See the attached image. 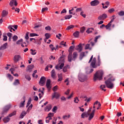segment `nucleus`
I'll return each mask as SVG.
<instances>
[{"instance_id":"a18cd8bd","label":"nucleus","mask_w":124,"mask_h":124,"mask_svg":"<svg viewBox=\"0 0 124 124\" xmlns=\"http://www.w3.org/2000/svg\"><path fill=\"white\" fill-rule=\"evenodd\" d=\"M30 51H31V55H36V52H35V50H33L32 49H31L30 50Z\"/></svg>"},{"instance_id":"72a5a7b5","label":"nucleus","mask_w":124,"mask_h":124,"mask_svg":"<svg viewBox=\"0 0 124 124\" xmlns=\"http://www.w3.org/2000/svg\"><path fill=\"white\" fill-rule=\"evenodd\" d=\"M49 66H50V68H52L53 67V65H50V64L47 65L46 66V67L45 68V70L46 71H48V68H49Z\"/></svg>"},{"instance_id":"6e6552de","label":"nucleus","mask_w":124,"mask_h":124,"mask_svg":"<svg viewBox=\"0 0 124 124\" xmlns=\"http://www.w3.org/2000/svg\"><path fill=\"white\" fill-rule=\"evenodd\" d=\"M45 82H46V78L44 77H42L39 82V85L40 86H43L45 85Z\"/></svg>"},{"instance_id":"cd10ccee","label":"nucleus","mask_w":124,"mask_h":124,"mask_svg":"<svg viewBox=\"0 0 124 124\" xmlns=\"http://www.w3.org/2000/svg\"><path fill=\"white\" fill-rule=\"evenodd\" d=\"M25 102H26V100L24 99L23 101L21 102L19 104V108H22V107H24V105H25Z\"/></svg>"},{"instance_id":"0eeeda50","label":"nucleus","mask_w":124,"mask_h":124,"mask_svg":"<svg viewBox=\"0 0 124 124\" xmlns=\"http://www.w3.org/2000/svg\"><path fill=\"white\" fill-rule=\"evenodd\" d=\"M78 78L80 82H85L87 80V76L82 74H79Z\"/></svg>"},{"instance_id":"f257e3e1","label":"nucleus","mask_w":124,"mask_h":124,"mask_svg":"<svg viewBox=\"0 0 124 124\" xmlns=\"http://www.w3.org/2000/svg\"><path fill=\"white\" fill-rule=\"evenodd\" d=\"M69 54L68 56V62H71L72 61H75L78 58V53L77 52H74L72 55V50H69Z\"/></svg>"},{"instance_id":"4d7b16f0","label":"nucleus","mask_w":124,"mask_h":124,"mask_svg":"<svg viewBox=\"0 0 124 124\" xmlns=\"http://www.w3.org/2000/svg\"><path fill=\"white\" fill-rule=\"evenodd\" d=\"M88 49H90V44H87L85 47V50H88Z\"/></svg>"},{"instance_id":"a878e982","label":"nucleus","mask_w":124,"mask_h":124,"mask_svg":"<svg viewBox=\"0 0 124 124\" xmlns=\"http://www.w3.org/2000/svg\"><path fill=\"white\" fill-rule=\"evenodd\" d=\"M16 113H17V111H16V110H15L12 113H11L10 114H9L8 116L9 117H10V118H11V117H13V116H15V115H16Z\"/></svg>"},{"instance_id":"c756f323","label":"nucleus","mask_w":124,"mask_h":124,"mask_svg":"<svg viewBox=\"0 0 124 124\" xmlns=\"http://www.w3.org/2000/svg\"><path fill=\"white\" fill-rule=\"evenodd\" d=\"M54 117V113L50 112L48 114L47 116L46 117V120H47L49 117Z\"/></svg>"},{"instance_id":"393cba45","label":"nucleus","mask_w":124,"mask_h":124,"mask_svg":"<svg viewBox=\"0 0 124 124\" xmlns=\"http://www.w3.org/2000/svg\"><path fill=\"white\" fill-rule=\"evenodd\" d=\"M84 57H85V52H82L80 53V54L79 55L80 61H82V60H83V58H84Z\"/></svg>"},{"instance_id":"79ce46f5","label":"nucleus","mask_w":124,"mask_h":124,"mask_svg":"<svg viewBox=\"0 0 124 124\" xmlns=\"http://www.w3.org/2000/svg\"><path fill=\"white\" fill-rule=\"evenodd\" d=\"M118 15L119 16H124V11H121L118 13Z\"/></svg>"},{"instance_id":"f03ea898","label":"nucleus","mask_w":124,"mask_h":124,"mask_svg":"<svg viewBox=\"0 0 124 124\" xmlns=\"http://www.w3.org/2000/svg\"><path fill=\"white\" fill-rule=\"evenodd\" d=\"M102 77H103V71L99 70L97 71L93 76V81L95 82L97 80H102Z\"/></svg>"},{"instance_id":"13d9d810","label":"nucleus","mask_w":124,"mask_h":124,"mask_svg":"<svg viewBox=\"0 0 124 124\" xmlns=\"http://www.w3.org/2000/svg\"><path fill=\"white\" fill-rule=\"evenodd\" d=\"M46 31H51V27L49 26H47V27H45Z\"/></svg>"},{"instance_id":"5fc2aeb1","label":"nucleus","mask_w":124,"mask_h":124,"mask_svg":"<svg viewBox=\"0 0 124 124\" xmlns=\"http://www.w3.org/2000/svg\"><path fill=\"white\" fill-rule=\"evenodd\" d=\"M114 11H115V9H114V8H111L108 10V12L109 13H112V12H114Z\"/></svg>"},{"instance_id":"1a4fd4ad","label":"nucleus","mask_w":124,"mask_h":124,"mask_svg":"<svg viewBox=\"0 0 124 124\" xmlns=\"http://www.w3.org/2000/svg\"><path fill=\"white\" fill-rule=\"evenodd\" d=\"M76 50L78 51L79 53L82 52L83 51V47L82 46V44H79L78 46H77L76 48Z\"/></svg>"},{"instance_id":"3c124183","label":"nucleus","mask_w":124,"mask_h":124,"mask_svg":"<svg viewBox=\"0 0 124 124\" xmlns=\"http://www.w3.org/2000/svg\"><path fill=\"white\" fill-rule=\"evenodd\" d=\"M21 42H23V40L22 39L18 40L16 42V44H17L18 45H19L20 44H21Z\"/></svg>"},{"instance_id":"a211bd4d","label":"nucleus","mask_w":124,"mask_h":124,"mask_svg":"<svg viewBox=\"0 0 124 124\" xmlns=\"http://www.w3.org/2000/svg\"><path fill=\"white\" fill-rule=\"evenodd\" d=\"M51 109H52V105L49 104L45 108V111L46 112H49Z\"/></svg>"},{"instance_id":"49530a36","label":"nucleus","mask_w":124,"mask_h":124,"mask_svg":"<svg viewBox=\"0 0 124 124\" xmlns=\"http://www.w3.org/2000/svg\"><path fill=\"white\" fill-rule=\"evenodd\" d=\"M60 45H63L64 47L66 46V42L62 41L60 43Z\"/></svg>"},{"instance_id":"bf43d9fd","label":"nucleus","mask_w":124,"mask_h":124,"mask_svg":"<svg viewBox=\"0 0 124 124\" xmlns=\"http://www.w3.org/2000/svg\"><path fill=\"white\" fill-rule=\"evenodd\" d=\"M86 32L87 33H91V32H93V31H92L91 28H89L87 30Z\"/></svg>"},{"instance_id":"a19ab883","label":"nucleus","mask_w":124,"mask_h":124,"mask_svg":"<svg viewBox=\"0 0 124 124\" xmlns=\"http://www.w3.org/2000/svg\"><path fill=\"white\" fill-rule=\"evenodd\" d=\"M74 10V8H72L71 10H70L69 11V14L72 15H75V13H73L72 11H73Z\"/></svg>"},{"instance_id":"aec40b11","label":"nucleus","mask_w":124,"mask_h":124,"mask_svg":"<svg viewBox=\"0 0 124 124\" xmlns=\"http://www.w3.org/2000/svg\"><path fill=\"white\" fill-rule=\"evenodd\" d=\"M7 48V43H5L0 47V50H5Z\"/></svg>"},{"instance_id":"4468645a","label":"nucleus","mask_w":124,"mask_h":124,"mask_svg":"<svg viewBox=\"0 0 124 124\" xmlns=\"http://www.w3.org/2000/svg\"><path fill=\"white\" fill-rule=\"evenodd\" d=\"M3 121L5 124H7V123L10 122V117L9 116V115L6 116V117H4L3 119Z\"/></svg>"},{"instance_id":"412c9836","label":"nucleus","mask_w":124,"mask_h":124,"mask_svg":"<svg viewBox=\"0 0 124 124\" xmlns=\"http://www.w3.org/2000/svg\"><path fill=\"white\" fill-rule=\"evenodd\" d=\"M8 15V12L3 10L2 12V17H5V16H7Z\"/></svg>"},{"instance_id":"dca6fc26","label":"nucleus","mask_w":124,"mask_h":124,"mask_svg":"<svg viewBox=\"0 0 124 124\" xmlns=\"http://www.w3.org/2000/svg\"><path fill=\"white\" fill-rule=\"evenodd\" d=\"M114 20H115V18L111 19V20H110L109 23H108L106 26H105V27L107 30H108V29H109V28H110L111 27V23H113V22H114Z\"/></svg>"},{"instance_id":"338daca9","label":"nucleus","mask_w":124,"mask_h":124,"mask_svg":"<svg viewBox=\"0 0 124 124\" xmlns=\"http://www.w3.org/2000/svg\"><path fill=\"white\" fill-rule=\"evenodd\" d=\"M66 12H67L66 9H63V10L61 11V14H62V13H66Z\"/></svg>"},{"instance_id":"0e129e2a","label":"nucleus","mask_w":124,"mask_h":124,"mask_svg":"<svg viewBox=\"0 0 124 124\" xmlns=\"http://www.w3.org/2000/svg\"><path fill=\"white\" fill-rule=\"evenodd\" d=\"M79 11H82V8H78L76 10V12H79Z\"/></svg>"},{"instance_id":"473e14b6","label":"nucleus","mask_w":124,"mask_h":124,"mask_svg":"<svg viewBox=\"0 0 124 124\" xmlns=\"http://www.w3.org/2000/svg\"><path fill=\"white\" fill-rule=\"evenodd\" d=\"M94 116V114H93V113H89V120L91 121L92 120V119H93V117Z\"/></svg>"},{"instance_id":"052dcab7","label":"nucleus","mask_w":124,"mask_h":124,"mask_svg":"<svg viewBox=\"0 0 124 124\" xmlns=\"http://www.w3.org/2000/svg\"><path fill=\"white\" fill-rule=\"evenodd\" d=\"M3 40L4 41H7V36H6V35H3Z\"/></svg>"},{"instance_id":"b1692460","label":"nucleus","mask_w":124,"mask_h":124,"mask_svg":"<svg viewBox=\"0 0 124 124\" xmlns=\"http://www.w3.org/2000/svg\"><path fill=\"white\" fill-rule=\"evenodd\" d=\"M34 67V65H29L27 66V69L28 71H31V69Z\"/></svg>"},{"instance_id":"09e8293b","label":"nucleus","mask_w":124,"mask_h":124,"mask_svg":"<svg viewBox=\"0 0 124 124\" xmlns=\"http://www.w3.org/2000/svg\"><path fill=\"white\" fill-rule=\"evenodd\" d=\"M45 36H46V39H49L50 38V34L46 33L45 34Z\"/></svg>"},{"instance_id":"7c9ffc66","label":"nucleus","mask_w":124,"mask_h":124,"mask_svg":"<svg viewBox=\"0 0 124 124\" xmlns=\"http://www.w3.org/2000/svg\"><path fill=\"white\" fill-rule=\"evenodd\" d=\"M31 98H29L28 102L26 105V108H28V107H29V106H30V104H31Z\"/></svg>"},{"instance_id":"7ed1b4c3","label":"nucleus","mask_w":124,"mask_h":124,"mask_svg":"<svg viewBox=\"0 0 124 124\" xmlns=\"http://www.w3.org/2000/svg\"><path fill=\"white\" fill-rule=\"evenodd\" d=\"M113 81H115V78L111 77L108 78V80L105 82L106 86L108 88V89H112L114 88V83H112Z\"/></svg>"},{"instance_id":"58836bf2","label":"nucleus","mask_w":124,"mask_h":124,"mask_svg":"<svg viewBox=\"0 0 124 124\" xmlns=\"http://www.w3.org/2000/svg\"><path fill=\"white\" fill-rule=\"evenodd\" d=\"M32 108V104H31L28 108V109L27 110V112L28 113L30 112V111H31V109Z\"/></svg>"},{"instance_id":"e433bc0d","label":"nucleus","mask_w":124,"mask_h":124,"mask_svg":"<svg viewBox=\"0 0 124 124\" xmlns=\"http://www.w3.org/2000/svg\"><path fill=\"white\" fill-rule=\"evenodd\" d=\"M100 88H101L102 91L106 92V89H105V88H106V86H105V85H101Z\"/></svg>"},{"instance_id":"bb28decb","label":"nucleus","mask_w":124,"mask_h":124,"mask_svg":"<svg viewBox=\"0 0 124 124\" xmlns=\"http://www.w3.org/2000/svg\"><path fill=\"white\" fill-rule=\"evenodd\" d=\"M19 84L20 80L19 79H16L13 83V85H14V86H17V85H19Z\"/></svg>"},{"instance_id":"4c0bfd02","label":"nucleus","mask_w":124,"mask_h":124,"mask_svg":"<svg viewBox=\"0 0 124 124\" xmlns=\"http://www.w3.org/2000/svg\"><path fill=\"white\" fill-rule=\"evenodd\" d=\"M13 40L14 42L17 41V40H18V36L17 35H14L13 37Z\"/></svg>"},{"instance_id":"774afa93","label":"nucleus","mask_w":124,"mask_h":124,"mask_svg":"<svg viewBox=\"0 0 124 124\" xmlns=\"http://www.w3.org/2000/svg\"><path fill=\"white\" fill-rule=\"evenodd\" d=\"M38 124H43V123H42V120H39L38 121Z\"/></svg>"},{"instance_id":"680f3d73","label":"nucleus","mask_w":124,"mask_h":124,"mask_svg":"<svg viewBox=\"0 0 124 124\" xmlns=\"http://www.w3.org/2000/svg\"><path fill=\"white\" fill-rule=\"evenodd\" d=\"M80 15L82 16L83 18H86V14H84V12H81L80 13Z\"/></svg>"},{"instance_id":"de8ad7c7","label":"nucleus","mask_w":124,"mask_h":124,"mask_svg":"<svg viewBox=\"0 0 124 124\" xmlns=\"http://www.w3.org/2000/svg\"><path fill=\"white\" fill-rule=\"evenodd\" d=\"M69 118H70V115L69 114L68 115H64L63 116V119H64V120H66V119H69Z\"/></svg>"},{"instance_id":"2f4dec72","label":"nucleus","mask_w":124,"mask_h":124,"mask_svg":"<svg viewBox=\"0 0 124 124\" xmlns=\"http://www.w3.org/2000/svg\"><path fill=\"white\" fill-rule=\"evenodd\" d=\"M65 20H68L70 18H72V15H66L64 16Z\"/></svg>"},{"instance_id":"37998d69","label":"nucleus","mask_w":124,"mask_h":124,"mask_svg":"<svg viewBox=\"0 0 124 124\" xmlns=\"http://www.w3.org/2000/svg\"><path fill=\"white\" fill-rule=\"evenodd\" d=\"M58 110V107L57 106H54L52 109V112L56 113V111Z\"/></svg>"},{"instance_id":"6e6d98bb","label":"nucleus","mask_w":124,"mask_h":124,"mask_svg":"<svg viewBox=\"0 0 124 124\" xmlns=\"http://www.w3.org/2000/svg\"><path fill=\"white\" fill-rule=\"evenodd\" d=\"M74 101L75 103H78V102L79 101V99H78V97H76V98H75Z\"/></svg>"},{"instance_id":"c03bdc74","label":"nucleus","mask_w":124,"mask_h":124,"mask_svg":"<svg viewBox=\"0 0 124 124\" xmlns=\"http://www.w3.org/2000/svg\"><path fill=\"white\" fill-rule=\"evenodd\" d=\"M25 38L26 39V42H27V43H29V41H28V39H29V32H27L26 33Z\"/></svg>"},{"instance_id":"9b49d317","label":"nucleus","mask_w":124,"mask_h":124,"mask_svg":"<svg viewBox=\"0 0 124 124\" xmlns=\"http://www.w3.org/2000/svg\"><path fill=\"white\" fill-rule=\"evenodd\" d=\"M9 5L11 7L13 6V5H15L16 6H17L18 5V3L17 2V0H12L10 1Z\"/></svg>"},{"instance_id":"603ef678","label":"nucleus","mask_w":124,"mask_h":124,"mask_svg":"<svg viewBox=\"0 0 124 124\" xmlns=\"http://www.w3.org/2000/svg\"><path fill=\"white\" fill-rule=\"evenodd\" d=\"M58 90V86L56 85L55 86H54L52 89V91L53 92H57V90Z\"/></svg>"},{"instance_id":"ddd939ff","label":"nucleus","mask_w":124,"mask_h":124,"mask_svg":"<svg viewBox=\"0 0 124 124\" xmlns=\"http://www.w3.org/2000/svg\"><path fill=\"white\" fill-rule=\"evenodd\" d=\"M107 18V15L104 14L98 17V20H105Z\"/></svg>"},{"instance_id":"69168bd1","label":"nucleus","mask_w":124,"mask_h":124,"mask_svg":"<svg viewBox=\"0 0 124 124\" xmlns=\"http://www.w3.org/2000/svg\"><path fill=\"white\" fill-rule=\"evenodd\" d=\"M99 37H100V35L96 36L95 38L94 41L95 42H97V40L98 39V38H99Z\"/></svg>"},{"instance_id":"20e7f679","label":"nucleus","mask_w":124,"mask_h":124,"mask_svg":"<svg viewBox=\"0 0 124 124\" xmlns=\"http://www.w3.org/2000/svg\"><path fill=\"white\" fill-rule=\"evenodd\" d=\"M59 63H61V65H57L55 66L56 69H58V70H60V69H62V67L64 66V58L63 57H61L59 59Z\"/></svg>"},{"instance_id":"c9c22d12","label":"nucleus","mask_w":124,"mask_h":124,"mask_svg":"<svg viewBox=\"0 0 124 124\" xmlns=\"http://www.w3.org/2000/svg\"><path fill=\"white\" fill-rule=\"evenodd\" d=\"M74 28V25H70L67 27L66 29V31H69V30H71V29H73Z\"/></svg>"},{"instance_id":"8fccbe9b","label":"nucleus","mask_w":124,"mask_h":124,"mask_svg":"<svg viewBox=\"0 0 124 124\" xmlns=\"http://www.w3.org/2000/svg\"><path fill=\"white\" fill-rule=\"evenodd\" d=\"M30 36L31 37H32L33 36H38V34H37L36 33H31L30 34Z\"/></svg>"},{"instance_id":"5701e85b","label":"nucleus","mask_w":124,"mask_h":124,"mask_svg":"<svg viewBox=\"0 0 124 124\" xmlns=\"http://www.w3.org/2000/svg\"><path fill=\"white\" fill-rule=\"evenodd\" d=\"M27 115V112L23 111L22 112L21 114L20 115L19 118L20 119H23L25 116Z\"/></svg>"},{"instance_id":"2eb2a0df","label":"nucleus","mask_w":124,"mask_h":124,"mask_svg":"<svg viewBox=\"0 0 124 124\" xmlns=\"http://www.w3.org/2000/svg\"><path fill=\"white\" fill-rule=\"evenodd\" d=\"M60 96L61 95H60V94L58 93V92H54L52 94V98H56V99H58V98H59Z\"/></svg>"},{"instance_id":"c85d7f7f","label":"nucleus","mask_w":124,"mask_h":124,"mask_svg":"<svg viewBox=\"0 0 124 124\" xmlns=\"http://www.w3.org/2000/svg\"><path fill=\"white\" fill-rule=\"evenodd\" d=\"M58 82L62 81V74H58Z\"/></svg>"},{"instance_id":"423d86ee","label":"nucleus","mask_w":124,"mask_h":124,"mask_svg":"<svg viewBox=\"0 0 124 124\" xmlns=\"http://www.w3.org/2000/svg\"><path fill=\"white\" fill-rule=\"evenodd\" d=\"M11 108V105H8L5 106L3 108L2 111V115H5L8 112L9 109Z\"/></svg>"},{"instance_id":"ea45409f","label":"nucleus","mask_w":124,"mask_h":124,"mask_svg":"<svg viewBox=\"0 0 124 124\" xmlns=\"http://www.w3.org/2000/svg\"><path fill=\"white\" fill-rule=\"evenodd\" d=\"M85 30H86V28H85V27H81L80 29V32L83 33L85 31Z\"/></svg>"},{"instance_id":"4be33fe9","label":"nucleus","mask_w":124,"mask_h":124,"mask_svg":"<svg viewBox=\"0 0 124 124\" xmlns=\"http://www.w3.org/2000/svg\"><path fill=\"white\" fill-rule=\"evenodd\" d=\"M51 77H52V78H53V79L56 78V72H55L54 69L51 71Z\"/></svg>"},{"instance_id":"6ab92c4d","label":"nucleus","mask_w":124,"mask_h":124,"mask_svg":"<svg viewBox=\"0 0 124 124\" xmlns=\"http://www.w3.org/2000/svg\"><path fill=\"white\" fill-rule=\"evenodd\" d=\"M89 116H90V113L89 112H83L81 114V118H82L83 119H84V118H85V117L86 118H88V117H89Z\"/></svg>"},{"instance_id":"39448f33","label":"nucleus","mask_w":124,"mask_h":124,"mask_svg":"<svg viewBox=\"0 0 124 124\" xmlns=\"http://www.w3.org/2000/svg\"><path fill=\"white\" fill-rule=\"evenodd\" d=\"M101 64V62H100V61H98L96 63V58L94 57L92 60L91 65L93 68H96L97 66H100Z\"/></svg>"},{"instance_id":"f8f14e48","label":"nucleus","mask_w":124,"mask_h":124,"mask_svg":"<svg viewBox=\"0 0 124 124\" xmlns=\"http://www.w3.org/2000/svg\"><path fill=\"white\" fill-rule=\"evenodd\" d=\"M90 3L92 6H96L99 4V1H98V0H94L91 1Z\"/></svg>"},{"instance_id":"e2e57ef3","label":"nucleus","mask_w":124,"mask_h":124,"mask_svg":"<svg viewBox=\"0 0 124 124\" xmlns=\"http://www.w3.org/2000/svg\"><path fill=\"white\" fill-rule=\"evenodd\" d=\"M53 45L52 44H50L49 45V47L51 49L52 51H54V50H55V48L54 47H53Z\"/></svg>"},{"instance_id":"f704fd0d","label":"nucleus","mask_w":124,"mask_h":124,"mask_svg":"<svg viewBox=\"0 0 124 124\" xmlns=\"http://www.w3.org/2000/svg\"><path fill=\"white\" fill-rule=\"evenodd\" d=\"M79 31H76L73 33V35L75 37H78V36H79Z\"/></svg>"},{"instance_id":"f3484780","label":"nucleus","mask_w":124,"mask_h":124,"mask_svg":"<svg viewBox=\"0 0 124 124\" xmlns=\"http://www.w3.org/2000/svg\"><path fill=\"white\" fill-rule=\"evenodd\" d=\"M20 58H21V56H20V55H15L14 59L15 62H19V61H20Z\"/></svg>"},{"instance_id":"9d476101","label":"nucleus","mask_w":124,"mask_h":124,"mask_svg":"<svg viewBox=\"0 0 124 124\" xmlns=\"http://www.w3.org/2000/svg\"><path fill=\"white\" fill-rule=\"evenodd\" d=\"M46 86V88L48 90V91H50V90H51L52 86H51V80L50 79L47 80Z\"/></svg>"},{"instance_id":"864d4df0","label":"nucleus","mask_w":124,"mask_h":124,"mask_svg":"<svg viewBox=\"0 0 124 124\" xmlns=\"http://www.w3.org/2000/svg\"><path fill=\"white\" fill-rule=\"evenodd\" d=\"M25 78L26 79H27V80H28V81H31V77H30V76L29 75H25Z\"/></svg>"}]
</instances>
